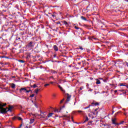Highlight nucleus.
Instances as JSON below:
<instances>
[{
  "label": "nucleus",
  "instance_id": "obj_1",
  "mask_svg": "<svg viewBox=\"0 0 128 128\" xmlns=\"http://www.w3.org/2000/svg\"><path fill=\"white\" fill-rule=\"evenodd\" d=\"M6 106V104H2V103L0 102V112L1 114H6L8 112V108H4V106Z\"/></svg>",
  "mask_w": 128,
  "mask_h": 128
},
{
  "label": "nucleus",
  "instance_id": "obj_2",
  "mask_svg": "<svg viewBox=\"0 0 128 128\" xmlns=\"http://www.w3.org/2000/svg\"><path fill=\"white\" fill-rule=\"evenodd\" d=\"M100 106V104L96 101H93L91 103V105L90 104L88 106L85 107L84 110H86V108H90V106Z\"/></svg>",
  "mask_w": 128,
  "mask_h": 128
},
{
  "label": "nucleus",
  "instance_id": "obj_3",
  "mask_svg": "<svg viewBox=\"0 0 128 128\" xmlns=\"http://www.w3.org/2000/svg\"><path fill=\"white\" fill-rule=\"evenodd\" d=\"M67 98L66 100V102H68L70 100V98H72V96L70 95V94H67Z\"/></svg>",
  "mask_w": 128,
  "mask_h": 128
},
{
  "label": "nucleus",
  "instance_id": "obj_4",
  "mask_svg": "<svg viewBox=\"0 0 128 128\" xmlns=\"http://www.w3.org/2000/svg\"><path fill=\"white\" fill-rule=\"evenodd\" d=\"M98 24H99L100 28H102L103 26H102V24H104V22H102V20H98Z\"/></svg>",
  "mask_w": 128,
  "mask_h": 128
},
{
  "label": "nucleus",
  "instance_id": "obj_5",
  "mask_svg": "<svg viewBox=\"0 0 128 128\" xmlns=\"http://www.w3.org/2000/svg\"><path fill=\"white\" fill-rule=\"evenodd\" d=\"M116 118H112V124H116V125L118 126V123L116 122Z\"/></svg>",
  "mask_w": 128,
  "mask_h": 128
},
{
  "label": "nucleus",
  "instance_id": "obj_6",
  "mask_svg": "<svg viewBox=\"0 0 128 128\" xmlns=\"http://www.w3.org/2000/svg\"><path fill=\"white\" fill-rule=\"evenodd\" d=\"M16 118H18V120H22V118L20 116H14L13 117V120H16Z\"/></svg>",
  "mask_w": 128,
  "mask_h": 128
},
{
  "label": "nucleus",
  "instance_id": "obj_7",
  "mask_svg": "<svg viewBox=\"0 0 128 128\" xmlns=\"http://www.w3.org/2000/svg\"><path fill=\"white\" fill-rule=\"evenodd\" d=\"M26 88H21L20 90V94H22V92H26Z\"/></svg>",
  "mask_w": 128,
  "mask_h": 128
},
{
  "label": "nucleus",
  "instance_id": "obj_8",
  "mask_svg": "<svg viewBox=\"0 0 128 128\" xmlns=\"http://www.w3.org/2000/svg\"><path fill=\"white\" fill-rule=\"evenodd\" d=\"M12 108H14V106L9 105V108H8L7 111H8V112H12Z\"/></svg>",
  "mask_w": 128,
  "mask_h": 128
},
{
  "label": "nucleus",
  "instance_id": "obj_9",
  "mask_svg": "<svg viewBox=\"0 0 128 128\" xmlns=\"http://www.w3.org/2000/svg\"><path fill=\"white\" fill-rule=\"evenodd\" d=\"M54 49L55 50L56 52H58V46L56 45L54 46Z\"/></svg>",
  "mask_w": 128,
  "mask_h": 128
},
{
  "label": "nucleus",
  "instance_id": "obj_10",
  "mask_svg": "<svg viewBox=\"0 0 128 128\" xmlns=\"http://www.w3.org/2000/svg\"><path fill=\"white\" fill-rule=\"evenodd\" d=\"M28 48H34V44H32V42H30L28 44Z\"/></svg>",
  "mask_w": 128,
  "mask_h": 128
},
{
  "label": "nucleus",
  "instance_id": "obj_11",
  "mask_svg": "<svg viewBox=\"0 0 128 128\" xmlns=\"http://www.w3.org/2000/svg\"><path fill=\"white\" fill-rule=\"evenodd\" d=\"M74 28H76V30H80V32H82V29L80 27L74 26Z\"/></svg>",
  "mask_w": 128,
  "mask_h": 128
},
{
  "label": "nucleus",
  "instance_id": "obj_12",
  "mask_svg": "<svg viewBox=\"0 0 128 128\" xmlns=\"http://www.w3.org/2000/svg\"><path fill=\"white\" fill-rule=\"evenodd\" d=\"M50 72L51 74H58V72L54 70H51Z\"/></svg>",
  "mask_w": 128,
  "mask_h": 128
},
{
  "label": "nucleus",
  "instance_id": "obj_13",
  "mask_svg": "<svg viewBox=\"0 0 128 128\" xmlns=\"http://www.w3.org/2000/svg\"><path fill=\"white\" fill-rule=\"evenodd\" d=\"M80 18L81 20H84L85 22H86V20H86V18L84 16H81Z\"/></svg>",
  "mask_w": 128,
  "mask_h": 128
},
{
  "label": "nucleus",
  "instance_id": "obj_14",
  "mask_svg": "<svg viewBox=\"0 0 128 128\" xmlns=\"http://www.w3.org/2000/svg\"><path fill=\"white\" fill-rule=\"evenodd\" d=\"M96 84H100V80L98 79H96Z\"/></svg>",
  "mask_w": 128,
  "mask_h": 128
},
{
  "label": "nucleus",
  "instance_id": "obj_15",
  "mask_svg": "<svg viewBox=\"0 0 128 128\" xmlns=\"http://www.w3.org/2000/svg\"><path fill=\"white\" fill-rule=\"evenodd\" d=\"M11 88H16V84L14 83L11 84Z\"/></svg>",
  "mask_w": 128,
  "mask_h": 128
},
{
  "label": "nucleus",
  "instance_id": "obj_16",
  "mask_svg": "<svg viewBox=\"0 0 128 128\" xmlns=\"http://www.w3.org/2000/svg\"><path fill=\"white\" fill-rule=\"evenodd\" d=\"M88 117L87 116L86 117V119L84 120V122H83V124H84V122H88Z\"/></svg>",
  "mask_w": 128,
  "mask_h": 128
},
{
  "label": "nucleus",
  "instance_id": "obj_17",
  "mask_svg": "<svg viewBox=\"0 0 128 128\" xmlns=\"http://www.w3.org/2000/svg\"><path fill=\"white\" fill-rule=\"evenodd\" d=\"M50 16H52V18H56V14L54 13H53L52 14H51L50 15Z\"/></svg>",
  "mask_w": 128,
  "mask_h": 128
},
{
  "label": "nucleus",
  "instance_id": "obj_18",
  "mask_svg": "<svg viewBox=\"0 0 128 128\" xmlns=\"http://www.w3.org/2000/svg\"><path fill=\"white\" fill-rule=\"evenodd\" d=\"M31 88H38V86L36 85V84H34L33 86H31Z\"/></svg>",
  "mask_w": 128,
  "mask_h": 128
},
{
  "label": "nucleus",
  "instance_id": "obj_19",
  "mask_svg": "<svg viewBox=\"0 0 128 128\" xmlns=\"http://www.w3.org/2000/svg\"><path fill=\"white\" fill-rule=\"evenodd\" d=\"M60 110H62V108H60V110H58V109H56L54 110V112H60Z\"/></svg>",
  "mask_w": 128,
  "mask_h": 128
},
{
  "label": "nucleus",
  "instance_id": "obj_20",
  "mask_svg": "<svg viewBox=\"0 0 128 128\" xmlns=\"http://www.w3.org/2000/svg\"><path fill=\"white\" fill-rule=\"evenodd\" d=\"M52 114H54V113H50L48 114V118H50L51 116H52Z\"/></svg>",
  "mask_w": 128,
  "mask_h": 128
},
{
  "label": "nucleus",
  "instance_id": "obj_21",
  "mask_svg": "<svg viewBox=\"0 0 128 128\" xmlns=\"http://www.w3.org/2000/svg\"><path fill=\"white\" fill-rule=\"evenodd\" d=\"M34 122V119H32V120H30V124H32Z\"/></svg>",
  "mask_w": 128,
  "mask_h": 128
},
{
  "label": "nucleus",
  "instance_id": "obj_22",
  "mask_svg": "<svg viewBox=\"0 0 128 128\" xmlns=\"http://www.w3.org/2000/svg\"><path fill=\"white\" fill-rule=\"evenodd\" d=\"M120 60H118L116 61V62H115V64H120Z\"/></svg>",
  "mask_w": 128,
  "mask_h": 128
},
{
  "label": "nucleus",
  "instance_id": "obj_23",
  "mask_svg": "<svg viewBox=\"0 0 128 128\" xmlns=\"http://www.w3.org/2000/svg\"><path fill=\"white\" fill-rule=\"evenodd\" d=\"M124 122V121H121L120 123L118 124V126H120V124H122Z\"/></svg>",
  "mask_w": 128,
  "mask_h": 128
},
{
  "label": "nucleus",
  "instance_id": "obj_24",
  "mask_svg": "<svg viewBox=\"0 0 128 128\" xmlns=\"http://www.w3.org/2000/svg\"><path fill=\"white\" fill-rule=\"evenodd\" d=\"M34 106H36V108H38V105L36 104V102H34Z\"/></svg>",
  "mask_w": 128,
  "mask_h": 128
},
{
  "label": "nucleus",
  "instance_id": "obj_25",
  "mask_svg": "<svg viewBox=\"0 0 128 128\" xmlns=\"http://www.w3.org/2000/svg\"><path fill=\"white\" fill-rule=\"evenodd\" d=\"M34 92H36V94H38V88L34 90Z\"/></svg>",
  "mask_w": 128,
  "mask_h": 128
},
{
  "label": "nucleus",
  "instance_id": "obj_26",
  "mask_svg": "<svg viewBox=\"0 0 128 128\" xmlns=\"http://www.w3.org/2000/svg\"><path fill=\"white\" fill-rule=\"evenodd\" d=\"M60 88V90H62V92H66V90H64L62 88V87H61Z\"/></svg>",
  "mask_w": 128,
  "mask_h": 128
},
{
  "label": "nucleus",
  "instance_id": "obj_27",
  "mask_svg": "<svg viewBox=\"0 0 128 128\" xmlns=\"http://www.w3.org/2000/svg\"><path fill=\"white\" fill-rule=\"evenodd\" d=\"M88 126H92V121H90L88 122Z\"/></svg>",
  "mask_w": 128,
  "mask_h": 128
},
{
  "label": "nucleus",
  "instance_id": "obj_28",
  "mask_svg": "<svg viewBox=\"0 0 128 128\" xmlns=\"http://www.w3.org/2000/svg\"><path fill=\"white\" fill-rule=\"evenodd\" d=\"M120 92H124V94L126 93V90H120Z\"/></svg>",
  "mask_w": 128,
  "mask_h": 128
},
{
  "label": "nucleus",
  "instance_id": "obj_29",
  "mask_svg": "<svg viewBox=\"0 0 128 128\" xmlns=\"http://www.w3.org/2000/svg\"><path fill=\"white\" fill-rule=\"evenodd\" d=\"M63 23H64V24H65L66 26L67 24H68V22H67L66 21V20H64V21L63 22Z\"/></svg>",
  "mask_w": 128,
  "mask_h": 128
},
{
  "label": "nucleus",
  "instance_id": "obj_30",
  "mask_svg": "<svg viewBox=\"0 0 128 128\" xmlns=\"http://www.w3.org/2000/svg\"><path fill=\"white\" fill-rule=\"evenodd\" d=\"M19 62H21V64H24V62L23 60H19Z\"/></svg>",
  "mask_w": 128,
  "mask_h": 128
},
{
  "label": "nucleus",
  "instance_id": "obj_31",
  "mask_svg": "<svg viewBox=\"0 0 128 128\" xmlns=\"http://www.w3.org/2000/svg\"><path fill=\"white\" fill-rule=\"evenodd\" d=\"M38 18L39 20H40V18H42V15L38 14Z\"/></svg>",
  "mask_w": 128,
  "mask_h": 128
},
{
  "label": "nucleus",
  "instance_id": "obj_32",
  "mask_svg": "<svg viewBox=\"0 0 128 128\" xmlns=\"http://www.w3.org/2000/svg\"><path fill=\"white\" fill-rule=\"evenodd\" d=\"M120 86H126V84H120Z\"/></svg>",
  "mask_w": 128,
  "mask_h": 128
},
{
  "label": "nucleus",
  "instance_id": "obj_33",
  "mask_svg": "<svg viewBox=\"0 0 128 128\" xmlns=\"http://www.w3.org/2000/svg\"><path fill=\"white\" fill-rule=\"evenodd\" d=\"M32 92V90H26V92L28 93V92Z\"/></svg>",
  "mask_w": 128,
  "mask_h": 128
},
{
  "label": "nucleus",
  "instance_id": "obj_34",
  "mask_svg": "<svg viewBox=\"0 0 128 128\" xmlns=\"http://www.w3.org/2000/svg\"><path fill=\"white\" fill-rule=\"evenodd\" d=\"M64 100V98H63L62 100H60V104H62Z\"/></svg>",
  "mask_w": 128,
  "mask_h": 128
},
{
  "label": "nucleus",
  "instance_id": "obj_35",
  "mask_svg": "<svg viewBox=\"0 0 128 128\" xmlns=\"http://www.w3.org/2000/svg\"><path fill=\"white\" fill-rule=\"evenodd\" d=\"M34 94H32L30 96V98H34Z\"/></svg>",
  "mask_w": 128,
  "mask_h": 128
},
{
  "label": "nucleus",
  "instance_id": "obj_36",
  "mask_svg": "<svg viewBox=\"0 0 128 128\" xmlns=\"http://www.w3.org/2000/svg\"><path fill=\"white\" fill-rule=\"evenodd\" d=\"M30 58V54H28L26 58Z\"/></svg>",
  "mask_w": 128,
  "mask_h": 128
},
{
  "label": "nucleus",
  "instance_id": "obj_37",
  "mask_svg": "<svg viewBox=\"0 0 128 128\" xmlns=\"http://www.w3.org/2000/svg\"><path fill=\"white\" fill-rule=\"evenodd\" d=\"M50 86V84H47L44 85V86Z\"/></svg>",
  "mask_w": 128,
  "mask_h": 128
},
{
  "label": "nucleus",
  "instance_id": "obj_38",
  "mask_svg": "<svg viewBox=\"0 0 128 128\" xmlns=\"http://www.w3.org/2000/svg\"><path fill=\"white\" fill-rule=\"evenodd\" d=\"M50 78H52V80H54V76H52L50 77Z\"/></svg>",
  "mask_w": 128,
  "mask_h": 128
},
{
  "label": "nucleus",
  "instance_id": "obj_39",
  "mask_svg": "<svg viewBox=\"0 0 128 128\" xmlns=\"http://www.w3.org/2000/svg\"><path fill=\"white\" fill-rule=\"evenodd\" d=\"M77 112H78L79 114H80V112H82V110H78Z\"/></svg>",
  "mask_w": 128,
  "mask_h": 128
},
{
  "label": "nucleus",
  "instance_id": "obj_40",
  "mask_svg": "<svg viewBox=\"0 0 128 128\" xmlns=\"http://www.w3.org/2000/svg\"><path fill=\"white\" fill-rule=\"evenodd\" d=\"M80 49L82 50H84V48H82V47L81 46V47H80Z\"/></svg>",
  "mask_w": 128,
  "mask_h": 128
},
{
  "label": "nucleus",
  "instance_id": "obj_41",
  "mask_svg": "<svg viewBox=\"0 0 128 128\" xmlns=\"http://www.w3.org/2000/svg\"><path fill=\"white\" fill-rule=\"evenodd\" d=\"M56 24H60V22H56Z\"/></svg>",
  "mask_w": 128,
  "mask_h": 128
},
{
  "label": "nucleus",
  "instance_id": "obj_42",
  "mask_svg": "<svg viewBox=\"0 0 128 128\" xmlns=\"http://www.w3.org/2000/svg\"><path fill=\"white\" fill-rule=\"evenodd\" d=\"M101 26H102V28L104 26V23H103V24H101Z\"/></svg>",
  "mask_w": 128,
  "mask_h": 128
},
{
  "label": "nucleus",
  "instance_id": "obj_43",
  "mask_svg": "<svg viewBox=\"0 0 128 128\" xmlns=\"http://www.w3.org/2000/svg\"><path fill=\"white\" fill-rule=\"evenodd\" d=\"M118 92V90H114V94H116Z\"/></svg>",
  "mask_w": 128,
  "mask_h": 128
},
{
  "label": "nucleus",
  "instance_id": "obj_44",
  "mask_svg": "<svg viewBox=\"0 0 128 128\" xmlns=\"http://www.w3.org/2000/svg\"><path fill=\"white\" fill-rule=\"evenodd\" d=\"M126 65L128 67V62H125Z\"/></svg>",
  "mask_w": 128,
  "mask_h": 128
},
{
  "label": "nucleus",
  "instance_id": "obj_45",
  "mask_svg": "<svg viewBox=\"0 0 128 128\" xmlns=\"http://www.w3.org/2000/svg\"><path fill=\"white\" fill-rule=\"evenodd\" d=\"M63 116H64V118H68V116H66V115H64Z\"/></svg>",
  "mask_w": 128,
  "mask_h": 128
},
{
  "label": "nucleus",
  "instance_id": "obj_46",
  "mask_svg": "<svg viewBox=\"0 0 128 128\" xmlns=\"http://www.w3.org/2000/svg\"><path fill=\"white\" fill-rule=\"evenodd\" d=\"M88 92H92V89H90Z\"/></svg>",
  "mask_w": 128,
  "mask_h": 128
},
{
  "label": "nucleus",
  "instance_id": "obj_47",
  "mask_svg": "<svg viewBox=\"0 0 128 128\" xmlns=\"http://www.w3.org/2000/svg\"><path fill=\"white\" fill-rule=\"evenodd\" d=\"M22 124H20V128H22Z\"/></svg>",
  "mask_w": 128,
  "mask_h": 128
},
{
  "label": "nucleus",
  "instance_id": "obj_48",
  "mask_svg": "<svg viewBox=\"0 0 128 128\" xmlns=\"http://www.w3.org/2000/svg\"><path fill=\"white\" fill-rule=\"evenodd\" d=\"M98 108H96V109H95L94 111H95V112H97V111H98Z\"/></svg>",
  "mask_w": 128,
  "mask_h": 128
},
{
  "label": "nucleus",
  "instance_id": "obj_49",
  "mask_svg": "<svg viewBox=\"0 0 128 128\" xmlns=\"http://www.w3.org/2000/svg\"><path fill=\"white\" fill-rule=\"evenodd\" d=\"M114 110H112V114H114Z\"/></svg>",
  "mask_w": 128,
  "mask_h": 128
},
{
  "label": "nucleus",
  "instance_id": "obj_50",
  "mask_svg": "<svg viewBox=\"0 0 128 128\" xmlns=\"http://www.w3.org/2000/svg\"><path fill=\"white\" fill-rule=\"evenodd\" d=\"M58 87L59 88H60L62 86H60V85H58Z\"/></svg>",
  "mask_w": 128,
  "mask_h": 128
},
{
  "label": "nucleus",
  "instance_id": "obj_51",
  "mask_svg": "<svg viewBox=\"0 0 128 128\" xmlns=\"http://www.w3.org/2000/svg\"><path fill=\"white\" fill-rule=\"evenodd\" d=\"M54 58H56V54H54Z\"/></svg>",
  "mask_w": 128,
  "mask_h": 128
},
{
  "label": "nucleus",
  "instance_id": "obj_52",
  "mask_svg": "<svg viewBox=\"0 0 128 128\" xmlns=\"http://www.w3.org/2000/svg\"><path fill=\"white\" fill-rule=\"evenodd\" d=\"M125 86L128 88V85H125Z\"/></svg>",
  "mask_w": 128,
  "mask_h": 128
},
{
  "label": "nucleus",
  "instance_id": "obj_53",
  "mask_svg": "<svg viewBox=\"0 0 128 128\" xmlns=\"http://www.w3.org/2000/svg\"><path fill=\"white\" fill-rule=\"evenodd\" d=\"M53 96H56V94H53Z\"/></svg>",
  "mask_w": 128,
  "mask_h": 128
},
{
  "label": "nucleus",
  "instance_id": "obj_54",
  "mask_svg": "<svg viewBox=\"0 0 128 128\" xmlns=\"http://www.w3.org/2000/svg\"><path fill=\"white\" fill-rule=\"evenodd\" d=\"M50 84H54V82H50Z\"/></svg>",
  "mask_w": 128,
  "mask_h": 128
},
{
  "label": "nucleus",
  "instance_id": "obj_55",
  "mask_svg": "<svg viewBox=\"0 0 128 128\" xmlns=\"http://www.w3.org/2000/svg\"><path fill=\"white\" fill-rule=\"evenodd\" d=\"M125 2H128V0H124Z\"/></svg>",
  "mask_w": 128,
  "mask_h": 128
},
{
  "label": "nucleus",
  "instance_id": "obj_56",
  "mask_svg": "<svg viewBox=\"0 0 128 128\" xmlns=\"http://www.w3.org/2000/svg\"><path fill=\"white\" fill-rule=\"evenodd\" d=\"M78 64H80V62H78Z\"/></svg>",
  "mask_w": 128,
  "mask_h": 128
},
{
  "label": "nucleus",
  "instance_id": "obj_57",
  "mask_svg": "<svg viewBox=\"0 0 128 128\" xmlns=\"http://www.w3.org/2000/svg\"><path fill=\"white\" fill-rule=\"evenodd\" d=\"M80 90H82V88H80Z\"/></svg>",
  "mask_w": 128,
  "mask_h": 128
},
{
  "label": "nucleus",
  "instance_id": "obj_58",
  "mask_svg": "<svg viewBox=\"0 0 128 128\" xmlns=\"http://www.w3.org/2000/svg\"><path fill=\"white\" fill-rule=\"evenodd\" d=\"M35 100H36V97H35Z\"/></svg>",
  "mask_w": 128,
  "mask_h": 128
},
{
  "label": "nucleus",
  "instance_id": "obj_59",
  "mask_svg": "<svg viewBox=\"0 0 128 128\" xmlns=\"http://www.w3.org/2000/svg\"><path fill=\"white\" fill-rule=\"evenodd\" d=\"M114 107L112 106V110H114Z\"/></svg>",
  "mask_w": 128,
  "mask_h": 128
},
{
  "label": "nucleus",
  "instance_id": "obj_60",
  "mask_svg": "<svg viewBox=\"0 0 128 128\" xmlns=\"http://www.w3.org/2000/svg\"><path fill=\"white\" fill-rule=\"evenodd\" d=\"M31 88H32V87H30V88H30V90Z\"/></svg>",
  "mask_w": 128,
  "mask_h": 128
},
{
  "label": "nucleus",
  "instance_id": "obj_61",
  "mask_svg": "<svg viewBox=\"0 0 128 128\" xmlns=\"http://www.w3.org/2000/svg\"><path fill=\"white\" fill-rule=\"evenodd\" d=\"M18 40H20V38H18Z\"/></svg>",
  "mask_w": 128,
  "mask_h": 128
},
{
  "label": "nucleus",
  "instance_id": "obj_62",
  "mask_svg": "<svg viewBox=\"0 0 128 128\" xmlns=\"http://www.w3.org/2000/svg\"><path fill=\"white\" fill-rule=\"evenodd\" d=\"M62 108H64V106H63Z\"/></svg>",
  "mask_w": 128,
  "mask_h": 128
},
{
  "label": "nucleus",
  "instance_id": "obj_63",
  "mask_svg": "<svg viewBox=\"0 0 128 128\" xmlns=\"http://www.w3.org/2000/svg\"><path fill=\"white\" fill-rule=\"evenodd\" d=\"M4 58V56H2V58Z\"/></svg>",
  "mask_w": 128,
  "mask_h": 128
},
{
  "label": "nucleus",
  "instance_id": "obj_64",
  "mask_svg": "<svg viewBox=\"0 0 128 128\" xmlns=\"http://www.w3.org/2000/svg\"><path fill=\"white\" fill-rule=\"evenodd\" d=\"M31 94H32V92L31 90Z\"/></svg>",
  "mask_w": 128,
  "mask_h": 128
}]
</instances>
